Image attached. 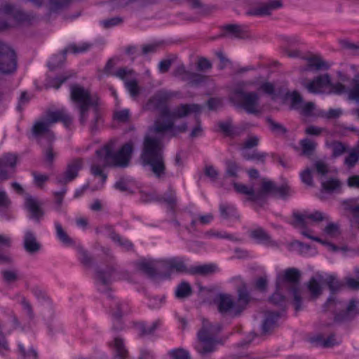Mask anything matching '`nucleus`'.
<instances>
[{
  "label": "nucleus",
  "instance_id": "32",
  "mask_svg": "<svg viewBox=\"0 0 359 359\" xmlns=\"http://www.w3.org/2000/svg\"><path fill=\"white\" fill-rule=\"evenodd\" d=\"M125 86L130 95L133 97H136L140 94V88L138 86V82L135 79H130L129 81H126Z\"/></svg>",
  "mask_w": 359,
  "mask_h": 359
},
{
  "label": "nucleus",
  "instance_id": "23",
  "mask_svg": "<svg viewBox=\"0 0 359 359\" xmlns=\"http://www.w3.org/2000/svg\"><path fill=\"white\" fill-rule=\"evenodd\" d=\"M217 266L214 264L196 266L189 269V273L191 275L208 276L216 271Z\"/></svg>",
  "mask_w": 359,
  "mask_h": 359
},
{
  "label": "nucleus",
  "instance_id": "55",
  "mask_svg": "<svg viewBox=\"0 0 359 359\" xmlns=\"http://www.w3.org/2000/svg\"><path fill=\"white\" fill-rule=\"evenodd\" d=\"M136 327L140 330L142 335L151 334L157 328L158 322L154 323L152 327L149 330H147L145 325L141 323H137Z\"/></svg>",
  "mask_w": 359,
  "mask_h": 359
},
{
  "label": "nucleus",
  "instance_id": "51",
  "mask_svg": "<svg viewBox=\"0 0 359 359\" xmlns=\"http://www.w3.org/2000/svg\"><path fill=\"white\" fill-rule=\"evenodd\" d=\"M113 271L114 269L112 268L108 269L107 271H98L97 272V278L104 285H107L109 283L108 279Z\"/></svg>",
  "mask_w": 359,
  "mask_h": 359
},
{
  "label": "nucleus",
  "instance_id": "10",
  "mask_svg": "<svg viewBox=\"0 0 359 359\" xmlns=\"http://www.w3.org/2000/svg\"><path fill=\"white\" fill-rule=\"evenodd\" d=\"M17 67L15 51L9 46L0 43V72L2 74H11Z\"/></svg>",
  "mask_w": 359,
  "mask_h": 359
},
{
  "label": "nucleus",
  "instance_id": "35",
  "mask_svg": "<svg viewBox=\"0 0 359 359\" xmlns=\"http://www.w3.org/2000/svg\"><path fill=\"white\" fill-rule=\"evenodd\" d=\"M205 76L189 72L187 76L185 77L184 81L189 82L191 85H198L205 81Z\"/></svg>",
  "mask_w": 359,
  "mask_h": 359
},
{
  "label": "nucleus",
  "instance_id": "39",
  "mask_svg": "<svg viewBox=\"0 0 359 359\" xmlns=\"http://www.w3.org/2000/svg\"><path fill=\"white\" fill-rule=\"evenodd\" d=\"M226 174L227 177H238V164L233 161H227L226 162Z\"/></svg>",
  "mask_w": 359,
  "mask_h": 359
},
{
  "label": "nucleus",
  "instance_id": "63",
  "mask_svg": "<svg viewBox=\"0 0 359 359\" xmlns=\"http://www.w3.org/2000/svg\"><path fill=\"white\" fill-rule=\"evenodd\" d=\"M16 156L12 154L6 155L4 157V166L10 165L15 167L16 165Z\"/></svg>",
  "mask_w": 359,
  "mask_h": 359
},
{
  "label": "nucleus",
  "instance_id": "18",
  "mask_svg": "<svg viewBox=\"0 0 359 359\" xmlns=\"http://www.w3.org/2000/svg\"><path fill=\"white\" fill-rule=\"evenodd\" d=\"M41 205L42 203L38 199L29 195L27 196L25 206L30 213V217L36 221H39L44 214Z\"/></svg>",
  "mask_w": 359,
  "mask_h": 359
},
{
  "label": "nucleus",
  "instance_id": "25",
  "mask_svg": "<svg viewBox=\"0 0 359 359\" xmlns=\"http://www.w3.org/2000/svg\"><path fill=\"white\" fill-rule=\"evenodd\" d=\"M318 278L319 281L326 283L332 292L339 290L344 286L342 283L339 282L335 276L332 275L327 276L325 279L323 278L322 275H318Z\"/></svg>",
  "mask_w": 359,
  "mask_h": 359
},
{
  "label": "nucleus",
  "instance_id": "44",
  "mask_svg": "<svg viewBox=\"0 0 359 359\" xmlns=\"http://www.w3.org/2000/svg\"><path fill=\"white\" fill-rule=\"evenodd\" d=\"M243 156L246 160H256L264 163L265 161L266 154L264 153L254 152L252 154H250L245 152L243 154Z\"/></svg>",
  "mask_w": 359,
  "mask_h": 359
},
{
  "label": "nucleus",
  "instance_id": "12",
  "mask_svg": "<svg viewBox=\"0 0 359 359\" xmlns=\"http://www.w3.org/2000/svg\"><path fill=\"white\" fill-rule=\"evenodd\" d=\"M203 109V107L198 104H181L177 106L172 111L170 109V113L166 118L176 120L188 116L190 113L199 114Z\"/></svg>",
  "mask_w": 359,
  "mask_h": 359
},
{
  "label": "nucleus",
  "instance_id": "58",
  "mask_svg": "<svg viewBox=\"0 0 359 359\" xmlns=\"http://www.w3.org/2000/svg\"><path fill=\"white\" fill-rule=\"evenodd\" d=\"M212 65L208 59L204 57L199 59L197 62V69L198 71H205L210 69Z\"/></svg>",
  "mask_w": 359,
  "mask_h": 359
},
{
  "label": "nucleus",
  "instance_id": "54",
  "mask_svg": "<svg viewBox=\"0 0 359 359\" xmlns=\"http://www.w3.org/2000/svg\"><path fill=\"white\" fill-rule=\"evenodd\" d=\"M314 166L318 173L323 176L327 175L329 172L327 165L322 161H317L314 163Z\"/></svg>",
  "mask_w": 359,
  "mask_h": 359
},
{
  "label": "nucleus",
  "instance_id": "29",
  "mask_svg": "<svg viewBox=\"0 0 359 359\" xmlns=\"http://www.w3.org/2000/svg\"><path fill=\"white\" fill-rule=\"evenodd\" d=\"M252 238L262 241H266L271 245H276V243L271 239V236L262 228H257L251 231Z\"/></svg>",
  "mask_w": 359,
  "mask_h": 359
},
{
  "label": "nucleus",
  "instance_id": "62",
  "mask_svg": "<svg viewBox=\"0 0 359 359\" xmlns=\"http://www.w3.org/2000/svg\"><path fill=\"white\" fill-rule=\"evenodd\" d=\"M122 18L119 17L112 18L103 21V25L105 28H109L112 26L116 25L122 22Z\"/></svg>",
  "mask_w": 359,
  "mask_h": 359
},
{
  "label": "nucleus",
  "instance_id": "20",
  "mask_svg": "<svg viewBox=\"0 0 359 359\" xmlns=\"http://www.w3.org/2000/svg\"><path fill=\"white\" fill-rule=\"evenodd\" d=\"M282 6L280 0H271L267 4H262L260 7L250 9L248 11L250 15H269L273 9Z\"/></svg>",
  "mask_w": 359,
  "mask_h": 359
},
{
  "label": "nucleus",
  "instance_id": "31",
  "mask_svg": "<svg viewBox=\"0 0 359 359\" xmlns=\"http://www.w3.org/2000/svg\"><path fill=\"white\" fill-rule=\"evenodd\" d=\"M191 294V287L187 283L180 284L176 290L175 294L178 298H184Z\"/></svg>",
  "mask_w": 359,
  "mask_h": 359
},
{
  "label": "nucleus",
  "instance_id": "15",
  "mask_svg": "<svg viewBox=\"0 0 359 359\" xmlns=\"http://www.w3.org/2000/svg\"><path fill=\"white\" fill-rule=\"evenodd\" d=\"M302 59L306 61V65L300 68L299 71L301 73L308 71L318 72L322 69H327L329 68L327 63L318 55L302 57Z\"/></svg>",
  "mask_w": 359,
  "mask_h": 359
},
{
  "label": "nucleus",
  "instance_id": "37",
  "mask_svg": "<svg viewBox=\"0 0 359 359\" xmlns=\"http://www.w3.org/2000/svg\"><path fill=\"white\" fill-rule=\"evenodd\" d=\"M266 122L269 123L271 130L276 133L284 135L287 133V129L281 124L274 121L271 117H266Z\"/></svg>",
  "mask_w": 359,
  "mask_h": 359
},
{
  "label": "nucleus",
  "instance_id": "19",
  "mask_svg": "<svg viewBox=\"0 0 359 359\" xmlns=\"http://www.w3.org/2000/svg\"><path fill=\"white\" fill-rule=\"evenodd\" d=\"M83 162L81 159H75L67 165V170L62 178L58 179V182L62 184L73 180L78 175V172L81 169Z\"/></svg>",
  "mask_w": 359,
  "mask_h": 359
},
{
  "label": "nucleus",
  "instance_id": "52",
  "mask_svg": "<svg viewBox=\"0 0 359 359\" xmlns=\"http://www.w3.org/2000/svg\"><path fill=\"white\" fill-rule=\"evenodd\" d=\"M325 232L331 236H336L340 233L338 224L329 223L325 228Z\"/></svg>",
  "mask_w": 359,
  "mask_h": 359
},
{
  "label": "nucleus",
  "instance_id": "5",
  "mask_svg": "<svg viewBox=\"0 0 359 359\" xmlns=\"http://www.w3.org/2000/svg\"><path fill=\"white\" fill-rule=\"evenodd\" d=\"M221 330L219 324L213 325L207 319H203L202 327L198 331L197 337L201 348L198 351L201 355L213 352L216 345L219 343L217 338V334Z\"/></svg>",
  "mask_w": 359,
  "mask_h": 359
},
{
  "label": "nucleus",
  "instance_id": "3",
  "mask_svg": "<svg viewBox=\"0 0 359 359\" xmlns=\"http://www.w3.org/2000/svg\"><path fill=\"white\" fill-rule=\"evenodd\" d=\"M233 187L237 192L248 196V200L251 201H256L269 195L285 198L290 194V187L287 184L278 187L274 182L266 178L261 180L260 187L257 193L252 187H248L243 184L234 182Z\"/></svg>",
  "mask_w": 359,
  "mask_h": 359
},
{
  "label": "nucleus",
  "instance_id": "14",
  "mask_svg": "<svg viewBox=\"0 0 359 359\" xmlns=\"http://www.w3.org/2000/svg\"><path fill=\"white\" fill-rule=\"evenodd\" d=\"M137 269L151 278L157 277L167 278L170 273H163L158 266H156L153 262L146 259L139 261L136 263Z\"/></svg>",
  "mask_w": 359,
  "mask_h": 359
},
{
  "label": "nucleus",
  "instance_id": "36",
  "mask_svg": "<svg viewBox=\"0 0 359 359\" xmlns=\"http://www.w3.org/2000/svg\"><path fill=\"white\" fill-rule=\"evenodd\" d=\"M163 266L165 268L175 269L178 272L189 273V269L182 261L171 260L169 264L163 263Z\"/></svg>",
  "mask_w": 359,
  "mask_h": 359
},
{
  "label": "nucleus",
  "instance_id": "16",
  "mask_svg": "<svg viewBox=\"0 0 359 359\" xmlns=\"http://www.w3.org/2000/svg\"><path fill=\"white\" fill-rule=\"evenodd\" d=\"M358 313L359 311L356 306V301L351 299L346 310L334 314V321L338 323L348 322L352 320Z\"/></svg>",
  "mask_w": 359,
  "mask_h": 359
},
{
  "label": "nucleus",
  "instance_id": "2",
  "mask_svg": "<svg viewBox=\"0 0 359 359\" xmlns=\"http://www.w3.org/2000/svg\"><path fill=\"white\" fill-rule=\"evenodd\" d=\"M116 141L109 140L102 148L95 151L98 163L91 165L90 171L95 177H100L104 183L107 175L102 169L106 167L126 168L130 161L133 151V143L128 142L124 144L116 152L115 151Z\"/></svg>",
  "mask_w": 359,
  "mask_h": 359
},
{
  "label": "nucleus",
  "instance_id": "38",
  "mask_svg": "<svg viewBox=\"0 0 359 359\" xmlns=\"http://www.w3.org/2000/svg\"><path fill=\"white\" fill-rule=\"evenodd\" d=\"M114 348L116 351V355L118 357L124 358L127 354V351L124 347L123 341L120 338H115L114 339Z\"/></svg>",
  "mask_w": 359,
  "mask_h": 359
},
{
  "label": "nucleus",
  "instance_id": "40",
  "mask_svg": "<svg viewBox=\"0 0 359 359\" xmlns=\"http://www.w3.org/2000/svg\"><path fill=\"white\" fill-rule=\"evenodd\" d=\"M330 88L329 90V93H334V94H342L346 92V87L344 84L340 82H337L336 83H333L331 81V78L330 77V83L327 85Z\"/></svg>",
  "mask_w": 359,
  "mask_h": 359
},
{
  "label": "nucleus",
  "instance_id": "47",
  "mask_svg": "<svg viewBox=\"0 0 359 359\" xmlns=\"http://www.w3.org/2000/svg\"><path fill=\"white\" fill-rule=\"evenodd\" d=\"M332 156L337 157L342 155L346 151V147L341 142H334L332 143Z\"/></svg>",
  "mask_w": 359,
  "mask_h": 359
},
{
  "label": "nucleus",
  "instance_id": "50",
  "mask_svg": "<svg viewBox=\"0 0 359 359\" xmlns=\"http://www.w3.org/2000/svg\"><path fill=\"white\" fill-rule=\"evenodd\" d=\"M259 144V138L256 136H250L248 137L243 144L242 148L249 149L255 147Z\"/></svg>",
  "mask_w": 359,
  "mask_h": 359
},
{
  "label": "nucleus",
  "instance_id": "26",
  "mask_svg": "<svg viewBox=\"0 0 359 359\" xmlns=\"http://www.w3.org/2000/svg\"><path fill=\"white\" fill-rule=\"evenodd\" d=\"M238 304L237 306H243L245 309L248 304L250 302L251 297L247 289L245 284H242L238 287Z\"/></svg>",
  "mask_w": 359,
  "mask_h": 359
},
{
  "label": "nucleus",
  "instance_id": "21",
  "mask_svg": "<svg viewBox=\"0 0 359 359\" xmlns=\"http://www.w3.org/2000/svg\"><path fill=\"white\" fill-rule=\"evenodd\" d=\"M280 317L278 312L266 311L265 313V319L262 324L263 333H269L276 325V322Z\"/></svg>",
  "mask_w": 359,
  "mask_h": 359
},
{
  "label": "nucleus",
  "instance_id": "57",
  "mask_svg": "<svg viewBox=\"0 0 359 359\" xmlns=\"http://www.w3.org/2000/svg\"><path fill=\"white\" fill-rule=\"evenodd\" d=\"M301 178L304 183L306 184L309 186L313 185V179L311 175V171L310 169L307 168L304 170L301 173Z\"/></svg>",
  "mask_w": 359,
  "mask_h": 359
},
{
  "label": "nucleus",
  "instance_id": "61",
  "mask_svg": "<svg viewBox=\"0 0 359 359\" xmlns=\"http://www.w3.org/2000/svg\"><path fill=\"white\" fill-rule=\"evenodd\" d=\"M323 130V129L321 128L310 126L306 128L305 133L309 135L318 136L322 133Z\"/></svg>",
  "mask_w": 359,
  "mask_h": 359
},
{
  "label": "nucleus",
  "instance_id": "33",
  "mask_svg": "<svg viewBox=\"0 0 359 359\" xmlns=\"http://www.w3.org/2000/svg\"><path fill=\"white\" fill-rule=\"evenodd\" d=\"M307 215L304 214H300L299 212H294L292 216L294 219V221L292 223V224L295 227H299L302 229H306L307 228V222H306V217Z\"/></svg>",
  "mask_w": 359,
  "mask_h": 359
},
{
  "label": "nucleus",
  "instance_id": "28",
  "mask_svg": "<svg viewBox=\"0 0 359 359\" xmlns=\"http://www.w3.org/2000/svg\"><path fill=\"white\" fill-rule=\"evenodd\" d=\"M353 87L347 91L349 100L359 102V76H355L352 80Z\"/></svg>",
  "mask_w": 359,
  "mask_h": 359
},
{
  "label": "nucleus",
  "instance_id": "59",
  "mask_svg": "<svg viewBox=\"0 0 359 359\" xmlns=\"http://www.w3.org/2000/svg\"><path fill=\"white\" fill-rule=\"evenodd\" d=\"M359 155L355 152H351L346 158L345 163L350 168L354 166V165L358 161Z\"/></svg>",
  "mask_w": 359,
  "mask_h": 359
},
{
  "label": "nucleus",
  "instance_id": "24",
  "mask_svg": "<svg viewBox=\"0 0 359 359\" xmlns=\"http://www.w3.org/2000/svg\"><path fill=\"white\" fill-rule=\"evenodd\" d=\"M306 287L310 292L311 299H316L319 297L322 292L323 288L319 281L314 277H312L306 283Z\"/></svg>",
  "mask_w": 359,
  "mask_h": 359
},
{
  "label": "nucleus",
  "instance_id": "4",
  "mask_svg": "<svg viewBox=\"0 0 359 359\" xmlns=\"http://www.w3.org/2000/svg\"><path fill=\"white\" fill-rule=\"evenodd\" d=\"M58 121H61L66 127H68L71 125L72 118L64 109L55 111L48 109L44 116L33 125L32 133L36 137L48 135L53 140L55 136L50 128L51 125Z\"/></svg>",
  "mask_w": 359,
  "mask_h": 359
},
{
  "label": "nucleus",
  "instance_id": "56",
  "mask_svg": "<svg viewBox=\"0 0 359 359\" xmlns=\"http://www.w3.org/2000/svg\"><path fill=\"white\" fill-rule=\"evenodd\" d=\"M67 3V0H50V9L51 11H57L62 8Z\"/></svg>",
  "mask_w": 359,
  "mask_h": 359
},
{
  "label": "nucleus",
  "instance_id": "11",
  "mask_svg": "<svg viewBox=\"0 0 359 359\" xmlns=\"http://www.w3.org/2000/svg\"><path fill=\"white\" fill-rule=\"evenodd\" d=\"M218 310L222 314L238 316L244 310L243 306H237L230 295L219 294Z\"/></svg>",
  "mask_w": 359,
  "mask_h": 359
},
{
  "label": "nucleus",
  "instance_id": "1",
  "mask_svg": "<svg viewBox=\"0 0 359 359\" xmlns=\"http://www.w3.org/2000/svg\"><path fill=\"white\" fill-rule=\"evenodd\" d=\"M174 121L175 120L170 118L155 119L154 123L149 127L144 138L140 158L143 165H149L151 171L158 179L166 174L163 138L166 133L172 137L188 129L187 123L175 126Z\"/></svg>",
  "mask_w": 359,
  "mask_h": 359
},
{
  "label": "nucleus",
  "instance_id": "46",
  "mask_svg": "<svg viewBox=\"0 0 359 359\" xmlns=\"http://www.w3.org/2000/svg\"><path fill=\"white\" fill-rule=\"evenodd\" d=\"M277 290L269 298V302L275 306H282L285 302V297Z\"/></svg>",
  "mask_w": 359,
  "mask_h": 359
},
{
  "label": "nucleus",
  "instance_id": "53",
  "mask_svg": "<svg viewBox=\"0 0 359 359\" xmlns=\"http://www.w3.org/2000/svg\"><path fill=\"white\" fill-rule=\"evenodd\" d=\"M72 76L69 75H62L55 79H53L50 81V86L56 89L59 88L60 86L65 83L68 79Z\"/></svg>",
  "mask_w": 359,
  "mask_h": 359
},
{
  "label": "nucleus",
  "instance_id": "30",
  "mask_svg": "<svg viewBox=\"0 0 359 359\" xmlns=\"http://www.w3.org/2000/svg\"><path fill=\"white\" fill-rule=\"evenodd\" d=\"M341 183L337 179H330L327 181L322 182V191H327L329 193L333 192L334 190L340 188Z\"/></svg>",
  "mask_w": 359,
  "mask_h": 359
},
{
  "label": "nucleus",
  "instance_id": "45",
  "mask_svg": "<svg viewBox=\"0 0 359 359\" xmlns=\"http://www.w3.org/2000/svg\"><path fill=\"white\" fill-rule=\"evenodd\" d=\"M170 355L173 359H190L188 351L183 348H178L170 351Z\"/></svg>",
  "mask_w": 359,
  "mask_h": 359
},
{
  "label": "nucleus",
  "instance_id": "34",
  "mask_svg": "<svg viewBox=\"0 0 359 359\" xmlns=\"http://www.w3.org/2000/svg\"><path fill=\"white\" fill-rule=\"evenodd\" d=\"M223 29L226 32L231 34L233 36L236 38H243L244 32L241 27L238 25H227L223 27Z\"/></svg>",
  "mask_w": 359,
  "mask_h": 359
},
{
  "label": "nucleus",
  "instance_id": "43",
  "mask_svg": "<svg viewBox=\"0 0 359 359\" xmlns=\"http://www.w3.org/2000/svg\"><path fill=\"white\" fill-rule=\"evenodd\" d=\"M291 107L293 109H299L301 107V104L303 102V99L301 95L297 92L294 91L292 93L291 95Z\"/></svg>",
  "mask_w": 359,
  "mask_h": 359
},
{
  "label": "nucleus",
  "instance_id": "41",
  "mask_svg": "<svg viewBox=\"0 0 359 359\" xmlns=\"http://www.w3.org/2000/svg\"><path fill=\"white\" fill-rule=\"evenodd\" d=\"M133 74L134 71L132 69H128L127 68H120L116 72L114 75L124 81L126 83V81H129L130 79H133L132 76Z\"/></svg>",
  "mask_w": 359,
  "mask_h": 359
},
{
  "label": "nucleus",
  "instance_id": "7",
  "mask_svg": "<svg viewBox=\"0 0 359 359\" xmlns=\"http://www.w3.org/2000/svg\"><path fill=\"white\" fill-rule=\"evenodd\" d=\"M301 273L294 268H290L285 271L283 275L278 276L276 280V288L280 290L281 285L287 283L290 284L287 289L293 297V304L296 311L302 309V297L299 292V281Z\"/></svg>",
  "mask_w": 359,
  "mask_h": 359
},
{
  "label": "nucleus",
  "instance_id": "17",
  "mask_svg": "<svg viewBox=\"0 0 359 359\" xmlns=\"http://www.w3.org/2000/svg\"><path fill=\"white\" fill-rule=\"evenodd\" d=\"M0 11L4 14L11 15L13 18L20 22H29L34 17L24 13L22 10L16 8L13 5L6 3L0 7Z\"/></svg>",
  "mask_w": 359,
  "mask_h": 359
},
{
  "label": "nucleus",
  "instance_id": "13",
  "mask_svg": "<svg viewBox=\"0 0 359 359\" xmlns=\"http://www.w3.org/2000/svg\"><path fill=\"white\" fill-rule=\"evenodd\" d=\"M301 83L311 93H322V88L327 86L330 83V75L328 74H320L314 77L309 82L304 79L301 81Z\"/></svg>",
  "mask_w": 359,
  "mask_h": 359
},
{
  "label": "nucleus",
  "instance_id": "49",
  "mask_svg": "<svg viewBox=\"0 0 359 359\" xmlns=\"http://www.w3.org/2000/svg\"><path fill=\"white\" fill-rule=\"evenodd\" d=\"M11 205V201L6 191L0 190V208L8 209Z\"/></svg>",
  "mask_w": 359,
  "mask_h": 359
},
{
  "label": "nucleus",
  "instance_id": "42",
  "mask_svg": "<svg viewBox=\"0 0 359 359\" xmlns=\"http://www.w3.org/2000/svg\"><path fill=\"white\" fill-rule=\"evenodd\" d=\"M57 234L59 238L65 244L70 245L72 244V240L68 236L66 232L63 230L62 226L59 224H57L56 226Z\"/></svg>",
  "mask_w": 359,
  "mask_h": 359
},
{
  "label": "nucleus",
  "instance_id": "6",
  "mask_svg": "<svg viewBox=\"0 0 359 359\" xmlns=\"http://www.w3.org/2000/svg\"><path fill=\"white\" fill-rule=\"evenodd\" d=\"M245 86V82L238 83L233 90L229 100L234 104L239 102V105L249 114H258L259 111L257 107L259 104V95L256 92H246Z\"/></svg>",
  "mask_w": 359,
  "mask_h": 359
},
{
  "label": "nucleus",
  "instance_id": "22",
  "mask_svg": "<svg viewBox=\"0 0 359 359\" xmlns=\"http://www.w3.org/2000/svg\"><path fill=\"white\" fill-rule=\"evenodd\" d=\"M24 248L29 253H35L40 250L41 245L33 233L28 231L25 233Z\"/></svg>",
  "mask_w": 359,
  "mask_h": 359
},
{
  "label": "nucleus",
  "instance_id": "64",
  "mask_svg": "<svg viewBox=\"0 0 359 359\" xmlns=\"http://www.w3.org/2000/svg\"><path fill=\"white\" fill-rule=\"evenodd\" d=\"M115 118L121 122H126L129 118V111L127 109L117 111Z\"/></svg>",
  "mask_w": 359,
  "mask_h": 359
},
{
  "label": "nucleus",
  "instance_id": "9",
  "mask_svg": "<svg viewBox=\"0 0 359 359\" xmlns=\"http://www.w3.org/2000/svg\"><path fill=\"white\" fill-rule=\"evenodd\" d=\"M172 97V93L165 90H159L148 100L143 109L145 111H158V116L156 119H165L170 113L168 103Z\"/></svg>",
  "mask_w": 359,
  "mask_h": 359
},
{
  "label": "nucleus",
  "instance_id": "8",
  "mask_svg": "<svg viewBox=\"0 0 359 359\" xmlns=\"http://www.w3.org/2000/svg\"><path fill=\"white\" fill-rule=\"evenodd\" d=\"M70 98L78 106L80 112V123L83 125L86 121V115L90 106L95 105L91 98L90 92L83 87L73 84L70 86Z\"/></svg>",
  "mask_w": 359,
  "mask_h": 359
},
{
  "label": "nucleus",
  "instance_id": "48",
  "mask_svg": "<svg viewBox=\"0 0 359 359\" xmlns=\"http://www.w3.org/2000/svg\"><path fill=\"white\" fill-rule=\"evenodd\" d=\"M4 280L8 283H12L18 280V275L15 271L5 270L2 271Z\"/></svg>",
  "mask_w": 359,
  "mask_h": 359
},
{
  "label": "nucleus",
  "instance_id": "27",
  "mask_svg": "<svg viewBox=\"0 0 359 359\" xmlns=\"http://www.w3.org/2000/svg\"><path fill=\"white\" fill-rule=\"evenodd\" d=\"M302 147V155L310 156L313 154L316 148V143L309 138H305L300 141Z\"/></svg>",
  "mask_w": 359,
  "mask_h": 359
},
{
  "label": "nucleus",
  "instance_id": "60",
  "mask_svg": "<svg viewBox=\"0 0 359 359\" xmlns=\"http://www.w3.org/2000/svg\"><path fill=\"white\" fill-rule=\"evenodd\" d=\"M189 71L186 70L185 67L181 65L177 67L174 72V76H181L182 80H185V77L187 76Z\"/></svg>",
  "mask_w": 359,
  "mask_h": 359
}]
</instances>
